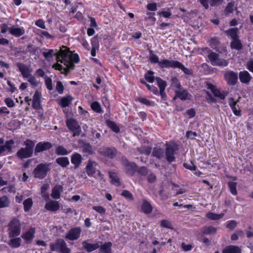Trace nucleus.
Here are the masks:
<instances>
[{
    "label": "nucleus",
    "mask_w": 253,
    "mask_h": 253,
    "mask_svg": "<svg viewBox=\"0 0 253 253\" xmlns=\"http://www.w3.org/2000/svg\"><path fill=\"white\" fill-rule=\"evenodd\" d=\"M56 58L58 62L63 63L65 67H63L61 65L56 63L53 65V67L60 71L62 74H65L74 68V63H78L80 60L77 54H73L67 47L64 46L57 54Z\"/></svg>",
    "instance_id": "1"
},
{
    "label": "nucleus",
    "mask_w": 253,
    "mask_h": 253,
    "mask_svg": "<svg viewBox=\"0 0 253 253\" xmlns=\"http://www.w3.org/2000/svg\"><path fill=\"white\" fill-rule=\"evenodd\" d=\"M24 144L26 147L21 148L17 152V156L21 159L31 157L33 152L34 143L32 141L27 140L25 141Z\"/></svg>",
    "instance_id": "2"
},
{
    "label": "nucleus",
    "mask_w": 253,
    "mask_h": 253,
    "mask_svg": "<svg viewBox=\"0 0 253 253\" xmlns=\"http://www.w3.org/2000/svg\"><path fill=\"white\" fill-rule=\"evenodd\" d=\"M86 172L89 176L96 177L98 176L101 179H103V175L98 169L97 164L93 161H89L86 166Z\"/></svg>",
    "instance_id": "3"
},
{
    "label": "nucleus",
    "mask_w": 253,
    "mask_h": 253,
    "mask_svg": "<svg viewBox=\"0 0 253 253\" xmlns=\"http://www.w3.org/2000/svg\"><path fill=\"white\" fill-rule=\"evenodd\" d=\"M21 233V223L19 220L13 219L9 224V236L15 237L19 236Z\"/></svg>",
    "instance_id": "4"
},
{
    "label": "nucleus",
    "mask_w": 253,
    "mask_h": 253,
    "mask_svg": "<svg viewBox=\"0 0 253 253\" xmlns=\"http://www.w3.org/2000/svg\"><path fill=\"white\" fill-rule=\"evenodd\" d=\"M208 58L211 64L213 66L225 67L228 64V62L227 60L220 58L219 55L214 52H211L209 54Z\"/></svg>",
    "instance_id": "5"
},
{
    "label": "nucleus",
    "mask_w": 253,
    "mask_h": 253,
    "mask_svg": "<svg viewBox=\"0 0 253 253\" xmlns=\"http://www.w3.org/2000/svg\"><path fill=\"white\" fill-rule=\"evenodd\" d=\"M49 170L48 164H41L36 167L34 170L33 173L35 177L42 179L46 176Z\"/></svg>",
    "instance_id": "6"
},
{
    "label": "nucleus",
    "mask_w": 253,
    "mask_h": 253,
    "mask_svg": "<svg viewBox=\"0 0 253 253\" xmlns=\"http://www.w3.org/2000/svg\"><path fill=\"white\" fill-rule=\"evenodd\" d=\"M68 128L73 133L74 136L80 134L81 129L77 122L74 119H68L66 121Z\"/></svg>",
    "instance_id": "7"
},
{
    "label": "nucleus",
    "mask_w": 253,
    "mask_h": 253,
    "mask_svg": "<svg viewBox=\"0 0 253 253\" xmlns=\"http://www.w3.org/2000/svg\"><path fill=\"white\" fill-rule=\"evenodd\" d=\"M13 144L12 140L6 141L4 144L3 140L0 139V155H5L11 152Z\"/></svg>",
    "instance_id": "8"
},
{
    "label": "nucleus",
    "mask_w": 253,
    "mask_h": 253,
    "mask_svg": "<svg viewBox=\"0 0 253 253\" xmlns=\"http://www.w3.org/2000/svg\"><path fill=\"white\" fill-rule=\"evenodd\" d=\"M241 97H238L237 99L233 97H230L228 99V104L230 106L234 114L237 116H241V111L237 103L239 101Z\"/></svg>",
    "instance_id": "9"
},
{
    "label": "nucleus",
    "mask_w": 253,
    "mask_h": 253,
    "mask_svg": "<svg viewBox=\"0 0 253 253\" xmlns=\"http://www.w3.org/2000/svg\"><path fill=\"white\" fill-rule=\"evenodd\" d=\"M81 229L80 227H75L70 229L65 236V238L71 241L77 240L80 236Z\"/></svg>",
    "instance_id": "10"
},
{
    "label": "nucleus",
    "mask_w": 253,
    "mask_h": 253,
    "mask_svg": "<svg viewBox=\"0 0 253 253\" xmlns=\"http://www.w3.org/2000/svg\"><path fill=\"white\" fill-rule=\"evenodd\" d=\"M179 61L173 60L163 59L159 62V66L161 68H176Z\"/></svg>",
    "instance_id": "11"
},
{
    "label": "nucleus",
    "mask_w": 253,
    "mask_h": 253,
    "mask_svg": "<svg viewBox=\"0 0 253 253\" xmlns=\"http://www.w3.org/2000/svg\"><path fill=\"white\" fill-rule=\"evenodd\" d=\"M224 78L230 85L235 84L238 80V75L233 71H228L224 74Z\"/></svg>",
    "instance_id": "12"
},
{
    "label": "nucleus",
    "mask_w": 253,
    "mask_h": 253,
    "mask_svg": "<svg viewBox=\"0 0 253 253\" xmlns=\"http://www.w3.org/2000/svg\"><path fill=\"white\" fill-rule=\"evenodd\" d=\"M36 229L34 227H30L28 231L23 234L21 237L24 239L25 243H30L34 237Z\"/></svg>",
    "instance_id": "13"
},
{
    "label": "nucleus",
    "mask_w": 253,
    "mask_h": 253,
    "mask_svg": "<svg viewBox=\"0 0 253 253\" xmlns=\"http://www.w3.org/2000/svg\"><path fill=\"white\" fill-rule=\"evenodd\" d=\"M50 247L51 250L52 251L61 252L66 247V244L63 240L59 239L57 240L55 244H51Z\"/></svg>",
    "instance_id": "14"
},
{
    "label": "nucleus",
    "mask_w": 253,
    "mask_h": 253,
    "mask_svg": "<svg viewBox=\"0 0 253 253\" xmlns=\"http://www.w3.org/2000/svg\"><path fill=\"white\" fill-rule=\"evenodd\" d=\"M59 208L60 205L58 202L51 200H49L48 201H46L45 205V208L47 210L51 211H56L59 210Z\"/></svg>",
    "instance_id": "15"
},
{
    "label": "nucleus",
    "mask_w": 253,
    "mask_h": 253,
    "mask_svg": "<svg viewBox=\"0 0 253 253\" xmlns=\"http://www.w3.org/2000/svg\"><path fill=\"white\" fill-rule=\"evenodd\" d=\"M8 31L11 35L16 37H19L23 35L25 33L24 27H11L8 28Z\"/></svg>",
    "instance_id": "16"
},
{
    "label": "nucleus",
    "mask_w": 253,
    "mask_h": 253,
    "mask_svg": "<svg viewBox=\"0 0 253 253\" xmlns=\"http://www.w3.org/2000/svg\"><path fill=\"white\" fill-rule=\"evenodd\" d=\"M51 144L49 142H40L36 145L35 153L36 154L48 149L51 147Z\"/></svg>",
    "instance_id": "17"
},
{
    "label": "nucleus",
    "mask_w": 253,
    "mask_h": 253,
    "mask_svg": "<svg viewBox=\"0 0 253 253\" xmlns=\"http://www.w3.org/2000/svg\"><path fill=\"white\" fill-rule=\"evenodd\" d=\"M19 70L24 78L27 79L32 75V70L24 65H19Z\"/></svg>",
    "instance_id": "18"
},
{
    "label": "nucleus",
    "mask_w": 253,
    "mask_h": 253,
    "mask_svg": "<svg viewBox=\"0 0 253 253\" xmlns=\"http://www.w3.org/2000/svg\"><path fill=\"white\" fill-rule=\"evenodd\" d=\"M63 187L60 185H56L52 190L51 196L54 199H58L60 197L61 193L63 192Z\"/></svg>",
    "instance_id": "19"
},
{
    "label": "nucleus",
    "mask_w": 253,
    "mask_h": 253,
    "mask_svg": "<svg viewBox=\"0 0 253 253\" xmlns=\"http://www.w3.org/2000/svg\"><path fill=\"white\" fill-rule=\"evenodd\" d=\"M41 93L39 90H36L33 97L32 106L35 109H38L40 107V100L41 98Z\"/></svg>",
    "instance_id": "20"
},
{
    "label": "nucleus",
    "mask_w": 253,
    "mask_h": 253,
    "mask_svg": "<svg viewBox=\"0 0 253 253\" xmlns=\"http://www.w3.org/2000/svg\"><path fill=\"white\" fill-rule=\"evenodd\" d=\"M174 149L171 145L168 146L166 150V156L167 160L171 162L174 161L175 157L174 156Z\"/></svg>",
    "instance_id": "21"
},
{
    "label": "nucleus",
    "mask_w": 253,
    "mask_h": 253,
    "mask_svg": "<svg viewBox=\"0 0 253 253\" xmlns=\"http://www.w3.org/2000/svg\"><path fill=\"white\" fill-rule=\"evenodd\" d=\"M82 244L83 249L88 252L93 251L99 247L98 243L90 244L85 241H83Z\"/></svg>",
    "instance_id": "22"
},
{
    "label": "nucleus",
    "mask_w": 253,
    "mask_h": 253,
    "mask_svg": "<svg viewBox=\"0 0 253 253\" xmlns=\"http://www.w3.org/2000/svg\"><path fill=\"white\" fill-rule=\"evenodd\" d=\"M239 76L240 81L243 83L248 84L251 80V77L247 71L240 72Z\"/></svg>",
    "instance_id": "23"
},
{
    "label": "nucleus",
    "mask_w": 253,
    "mask_h": 253,
    "mask_svg": "<svg viewBox=\"0 0 253 253\" xmlns=\"http://www.w3.org/2000/svg\"><path fill=\"white\" fill-rule=\"evenodd\" d=\"M82 157L80 154L75 153L71 156V163L74 165L75 168H78L82 162Z\"/></svg>",
    "instance_id": "24"
},
{
    "label": "nucleus",
    "mask_w": 253,
    "mask_h": 253,
    "mask_svg": "<svg viewBox=\"0 0 253 253\" xmlns=\"http://www.w3.org/2000/svg\"><path fill=\"white\" fill-rule=\"evenodd\" d=\"M238 30L239 29L237 28H231L228 30L225 31V33L228 37H230L232 40H234L239 38Z\"/></svg>",
    "instance_id": "25"
},
{
    "label": "nucleus",
    "mask_w": 253,
    "mask_h": 253,
    "mask_svg": "<svg viewBox=\"0 0 253 253\" xmlns=\"http://www.w3.org/2000/svg\"><path fill=\"white\" fill-rule=\"evenodd\" d=\"M22 240L20 237L14 238L9 241V245L12 248H17L20 246Z\"/></svg>",
    "instance_id": "26"
},
{
    "label": "nucleus",
    "mask_w": 253,
    "mask_h": 253,
    "mask_svg": "<svg viewBox=\"0 0 253 253\" xmlns=\"http://www.w3.org/2000/svg\"><path fill=\"white\" fill-rule=\"evenodd\" d=\"M176 96L183 100L190 99L191 98V95L185 90L176 91Z\"/></svg>",
    "instance_id": "27"
},
{
    "label": "nucleus",
    "mask_w": 253,
    "mask_h": 253,
    "mask_svg": "<svg viewBox=\"0 0 253 253\" xmlns=\"http://www.w3.org/2000/svg\"><path fill=\"white\" fill-rule=\"evenodd\" d=\"M141 210L145 213H150L152 211V207L148 201L144 200L141 205Z\"/></svg>",
    "instance_id": "28"
},
{
    "label": "nucleus",
    "mask_w": 253,
    "mask_h": 253,
    "mask_svg": "<svg viewBox=\"0 0 253 253\" xmlns=\"http://www.w3.org/2000/svg\"><path fill=\"white\" fill-rule=\"evenodd\" d=\"M240 249L234 246H230L227 247L226 249H225L223 253H241Z\"/></svg>",
    "instance_id": "29"
},
{
    "label": "nucleus",
    "mask_w": 253,
    "mask_h": 253,
    "mask_svg": "<svg viewBox=\"0 0 253 253\" xmlns=\"http://www.w3.org/2000/svg\"><path fill=\"white\" fill-rule=\"evenodd\" d=\"M73 99L70 95L63 97L60 101V104L63 107L68 106Z\"/></svg>",
    "instance_id": "30"
},
{
    "label": "nucleus",
    "mask_w": 253,
    "mask_h": 253,
    "mask_svg": "<svg viewBox=\"0 0 253 253\" xmlns=\"http://www.w3.org/2000/svg\"><path fill=\"white\" fill-rule=\"evenodd\" d=\"M10 204V200L7 196H3L0 197V209L8 207Z\"/></svg>",
    "instance_id": "31"
},
{
    "label": "nucleus",
    "mask_w": 253,
    "mask_h": 253,
    "mask_svg": "<svg viewBox=\"0 0 253 253\" xmlns=\"http://www.w3.org/2000/svg\"><path fill=\"white\" fill-rule=\"evenodd\" d=\"M202 232L204 234L213 235L216 232V229L212 226L204 227L202 229Z\"/></svg>",
    "instance_id": "32"
},
{
    "label": "nucleus",
    "mask_w": 253,
    "mask_h": 253,
    "mask_svg": "<svg viewBox=\"0 0 253 253\" xmlns=\"http://www.w3.org/2000/svg\"><path fill=\"white\" fill-rule=\"evenodd\" d=\"M110 178L111 179V183L114 185L118 186L120 184L119 178L117 173L114 171L109 172Z\"/></svg>",
    "instance_id": "33"
},
{
    "label": "nucleus",
    "mask_w": 253,
    "mask_h": 253,
    "mask_svg": "<svg viewBox=\"0 0 253 253\" xmlns=\"http://www.w3.org/2000/svg\"><path fill=\"white\" fill-rule=\"evenodd\" d=\"M224 215V213H221L220 214H216L211 212H209L207 213L206 216L207 218L211 220H218L222 218Z\"/></svg>",
    "instance_id": "34"
},
{
    "label": "nucleus",
    "mask_w": 253,
    "mask_h": 253,
    "mask_svg": "<svg viewBox=\"0 0 253 253\" xmlns=\"http://www.w3.org/2000/svg\"><path fill=\"white\" fill-rule=\"evenodd\" d=\"M123 164L128 172L133 171L136 169V165L133 163H129L126 159L123 160Z\"/></svg>",
    "instance_id": "35"
},
{
    "label": "nucleus",
    "mask_w": 253,
    "mask_h": 253,
    "mask_svg": "<svg viewBox=\"0 0 253 253\" xmlns=\"http://www.w3.org/2000/svg\"><path fill=\"white\" fill-rule=\"evenodd\" d=\"M112 243L107 242L104 244L100 247V251L101 253H111Z\"/></svg>",
    "instance_id": "36"
},
{
    "label": "nucleus",
    "mask_w": 253,
    "mask_h": 253,
    "mask_svg": "<svg viewBox=\"0 0 253 253\" xmlns=\"http://www.w3.org/2000/svg\"><path fill=\"white\" fill-rule=\"evenodd\" d=\"M57 163L62 167H66L69 164V161L67 157H60L56 160Z\"/></svg>",
    "instance_id": "37"
},
{
    "label": "nucleus",
    "mask_w": 253,
    "mask_h": 253,
    "mask_svg": "<svg viewBox=\"0 0 253 253\" xmlns=\"http://www.w3.org/2000/svg\"><path fill=\"white\" fill-rule=\"evenodd\" d=\"M231 47L232 48L240 49L242 48V45L239 38L236 39L232 40L231 42Z\"/></svg>",
    "instance_id": "38"
},
{
    "label": "nucleus",
    "mask_w": 253,
    "mask_h": 253,
    "mask_svg": "<svg viewBox=\"0 0 253 253\" xmlns=\"http://www.w3.org/2000/svg\"><path fill=\"white\" fill-rule=\"evenodd\" d=\"M152 155L154 157L160 159L164 157V151L162 149L159 148H154L153 152Z\"/></svg>",
    "instance_id": "39"
},
{
    "label": "nucleus",
    "mask_w": 253,
    "mask_h": 253,
    "mask_svg": "<svg viewBox=\"0 0 253 253\" xmlns=\"http://www.w3.org/2000/svg\"><path fill=\"white\" fill-rule=\"evenodd\" d=\"M33 201L31 198H28L23 202L24 209L25 211H28L33 205Z\"/></svg>",
    "instance_id": "40"
},
{
    "label": "nucleus",
    "mask_w": 253,
    "mask_h": 253,
    "mask_svg": "<svg viewBox=\"0 0 253 253\" xmlns=\"http://www.w3.org/2000/svg\"><path fill=\"white\" fill-rule=\"evenodd\" d=\"M104 155L110 158H113L116 155V150L114 149L106 148L104 150Z\"/></svg>",
    "instance_id": "41"
},
{
    "label": "nucleus",
    "mask_w": 253,
    "mask_h": 253,
    "mask_svg": "<svg viewBox=\"0 0 253 253\" xmlns=\"http://www.w3.org/2000/svg\"><path fill=\"white\" fill-rule=\"evenodd\" d=\"M228 184L231 194L233 195H236L237 194L236 189L237 183L232 181H229Z\"/></svg>",
    "instance_id": "42"
},
{
    "label": "nucleus",
    "mask_w": 253,
    "mask_h": 253,
    "mask_svg": "<svg viewBox=\"0 0 253 253\" xmlns=\"http://www.w3.org/2000/svg\"><path fill=\"white\" fill-rule=\"evenodd\" d=\"M27 81L33 86H38L41 83L39 81L37 80L36 78L32 75L27 78Z\"/></svg>",
    "instance_id": "43"
},
{
    "label": "nucleus",
    "mask_w": 253,
    "mask_h": 253,
    "mask_svg": "<svg viewBox=\"0 0 253 253\" xmlns=\"http://www.w3.org/2000/svg\"><path fill=\"white\" fill-rule=\"evenodd\" d=\"M56 152L58 155H66L70 153V151H68L64 147L59 146L56 148Z\"/></svg>",
    "instance_id": "44"
},
{
    "label": "nucleus",
    "mask_w": 253,
    "mask_h": 253,
    "mask_svg": "<svg viewBox=\"0 0 253 253\" xmlns=\"http://www.w3.org/2000/svg\"><path fill=\"white\" fill-rule=\"evenodd\" d=\"M91 107L94 111H95L97 113H102V110L101 108V106L100 104L96 102H93L91 104Z\"/></svg>",
    "instance_id": "45"
},
{
    "label": "nucleus",
    "mask_w": 253,
    "mask_h": 253,
    "mask_svg": "<svg viewBox=\"0 0 253 253\" xmlns=\"http://www.w3.org/2000/svg\"><path fill=\"white\" fill-rule=\"evenodd\" d=\"M156 80L157 83V85L159 87L160 90H165L167 86L166 82L160 78H156Z\"/></svg>",
    "instance_id": "46"
},
{
    "label": "nucleus",
    "mask_w": 253,
    "mask_h": 253,
    "mask_svg": "<svg viewBox=\"0 0 253 253\" xmlns=\"http://www.w3.org/2000/svg\"><path fill=\"white\" fill-rule=\"evenodd\" d=\"M107 124L109 127L114 132L117 133L120 131L119 127L114 122L112 121H109Z\"/></svg>",
    "instance_id": "47"
},
{
    "label": "nucleus",
    "mask_w": 253,
    "mask_h": 253,
    "mask_svg": "<svg viewBox=\"0 0 253 253\" xmlns=\"http://www.w3.org/2000/svg\"><path fill=\"white\" fill-rule=\"evenodd\" d=\"M153 74V72L151 71H148L145 76V79L150 83H153L155 80Z\"/></svg>",
    "instance_id": "48"
},
{
    "label": "nucleus",
    "mask_w": 253,
    "mask_h": 253,
    "mask_svg": "<svg viewBox=\"0 0 253 253\" xmlns=\"http://www.w3.org/2000/svg\"><path fill=\"white\" fill-rule=\"evenodd\" d=\"M149 59L152 63H158L159 64V62H160L158 57L154 54L152 51H150Z\"/></svg>",
    "instance_id": "49"
},
{
    "label": "nucleus",
    "mask_w": 253,
    "mask_h": 253,
    "mask_svg": "<svg viewBox=\"0 0 253 253\" xmlns=\"http://www.w3.org/2000/svg\"><path fill=\"white\" fill-rule=\"evenodd\" d=\"M237 225V222L234 220H229L226 222L227 228L231 230L234 229L236 227Z\"/></svg>",
    "instance_id": "50"
},
{
    "label": "nucleus",
    "mask_w": 253,
    "mask_h": 253,
    "mask_svg": "<svg viewBox=\"0 0 253 253\" xmlns=\"http://www.w3.org/2000/svg\"><path fill=\"white\" fill-rule=\"evenodd\" d=\"M177 68L181 69V70L187 75H190L191 74V71L188 68L185 67L184 65L180 62H178Z\"/></svg>",
    "instance_id": "51"
},
{
    "label": "nucleus",
    "mask_w": 253,
    "mask_h": 253,
    "mask_svg": "<svg viewBox=\"0 0 253 253\" xmlns=\"http://www.w3.org/2000/svg\"><path fill=\"white\" fill-rule=\"evenodd\" d=\"M122 195L125 197L128 200L131 201L133 199L132 194L127 190L123 191L122 193Z\"/></svg>",
    "instance_id": "52"
},
{
    "label": "nucleus",
    "mask_w": 253,
    "mask_h": 253,
    "mask_svg": "<svg viewBox=\"0 0 253 253\" xmlns=\"http://www.w3.org/2000/svg\"><path fill=\"white\" fill-rule=\"evenodd\" d=\"M158 14L160 16H163L165 18H169L171 15V13L169 11V9H168V11H162L158 12Z\"/></svg>",
    "instance_id": "53"
},
{
    "label": "nucleus",
    "mask_w": 253,
    "mask_h": 253,
    "mask_svg": "<svg viewBox=\"0 0 253 253\" xmlns=\"http://www.w3.org/2000/svg\"><path fill=\"white\" fill-rule=\"evenodd\" d=\"M92 209L101 215H104L106 213L105 209L101 206H94Z\"/></svg>",
    "instance_id": "54"
},
{
    "label": "nucleus",
    "mask_w": 253,
    "mask_h": 253,
    "mask_svg": "<svg viewBox=\"0 0 253 253\" xmlns=\"http://www.w3.org/2000/svg\"><path fill=\"white\" fill-rule=\"evenodd\" d=\"M234 10V4L232 2L228 3L227 6L226 7L225 11L227 14L232 13Z\"/></svg>",
    "instance_id": "55"
},
{
    "label": "nucleus",
    "mask_w": 253,
    "mask_h": 253,
    "mask_svg": "<svg viewBox=\"0 0 253 253\" xmlns=\"http://www.w3.org/2000/svg\"><path fill=\"white\" fill-rule=\"evenodd\" d=\"M56 90L60 94L63 92L64 86L62 83L60 81L57 82L56 85Z\"/></svg>",
    "instance_id": "56"
},
{
    "label": "nucleus",
    "mask_w": 253,
    "mask_h": 253,
    "mask_svg": "<svg viewBox=\"0 0 253 253\" xmlns=\"http://www.w3.org/2000/svg\"><path fill=\"white\" fill-rule=\"evenodd\" d=\"M212 92L215 96L219 97L220 99H224L225 98V95L216 88Z\"/></svg>",
    "instance_id": "57"
},
{
    "label": "nucleus",
    "mask_w": 253,
    "mask_h": 253,
    "mask_svg": "<svg viewBox=\"0 0 253 253\" xmlns=\"http://www.w3.org/2000/svg\"><path fill=\"white\" fill-rule=\"evenodd\" d=\"M161 225L164 227L172 228V225L169 220H163L161 222Z\"/></svg>",
    "instance_id": "58"
},
{
    "label": "nucleus",
    "mask_w": 253,
    "mask_h": 253,
    "mask_svg": "<svg viewBox=\"0 0 253 253\" xmlns=\"http://www.w3.org/2000/svg\"><path fill=\"white\" fill-rule=\"evenodd\" d=\"M147 8L150 11H156L157 9V4L155 2L148 3L147 5Z\"/></svg>",
    "instance_id": "59"
},
{
    "label": "nucleus",
    "mask_w": 253,
    "mask_h": 253,
    "mask_svg": "<svg viewBox=\"0 0 253 253\" xmlns=\"http://www.w3.org/2000/svg\"><path fill=\"white\" fill-rule=\"evenodd\" d=\"M138 100L141 103L145 104L147 106H151L152 104V103L146 98H139L138 99Z\"/></svg>",
    "instance_id": "60"
},
{
    "label": "nucleus",
    "mask_w": 253,
    "mask_h": 253,
    "mask_svg": "<svg viewBox=\"0 0 253 253\" xmlns=\"http://www.w3.org/2000/svg\"><path fill=\"white\" fill-rule=\"evenodd\" d=\"M186 137L191 139H194L195 137L197 136V133L196 132L192 131H188L186 132Z\"/></svg>",
    "instance_id": "61"
},
{
    "label": "nucleus",
    "mask_w": 253,
    "mask_h": 253,
    "mask_svg": "<svg viewBox=\"0 0 253 253\" xmlns=\"http://www.w3.org/2000/svg\"><path fill=\"white\" fill-rule=\"evenodd\" d=\"M45 84L48 90H51L52 89V80L50 78H47L45 81Z\"/></svg>",
    "instance_id": "62"
},
{
    "label": "nucleus",
    "mask_w": 253,
    "mask_h": 253,
    "mask_svg": "<svg viewBox=\"0 0 253 253\" xmlns=\"http://www.w3.org/2000/svg\"><path fill=\"white\" fill-rule=\"evenodd\" d=\"M4 102L8 107H13L14 106L13 101L10 98H6L4 100Z\"/></svg>",
    "instance_id": "63"
},
{
    "label": "nucleus",
    "mask_w": 253,
    "mask_h": 253,
    "mask_svg": "<svg viewBox=\"0 0 253 253\" xmlns=\"http://www.w3.org/2000/svg\"><path fill=\"white\" fill-rule=\"evenodd\" d=\"M181 248L184 251H189L193 248V246L191 244L187 245L184 243H182L181 244Z\"/></svg>",
    "instance_id": "64"
}]
</instances>
